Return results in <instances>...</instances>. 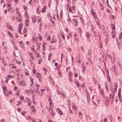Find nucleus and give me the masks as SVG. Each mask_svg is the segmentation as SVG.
<instances>
[{
	"instance_id": "1",
	"label": "nucleus",
	"mask_w": 122,
	"mask_h": 122,
	"mask_svg": "<svg viewBox=\"0 0 122 122\" xmlns=\"http://www.w3.org/2000/svg\"><path fill=\"white\" fill-rule=\"evenodd\" d=\"M121 89L120 88H119L118 92V99L120 101H122L121 96Z\"/></svg>"
},
{
	"instance_id": "2",
	"label": "nucleus",
	"mask_w": 122,
	"mask_h": 122,
	"mask_svg": "<svg viewBox=\"0 0 122 122\" xmlns=\"http://www.w3.org/2000/svg\"><path fill=\"white\" fill-rule=\"evenodd\" d=\"M73 21L74 25L76 26H77L78 24V22L77 19L76 18L73 19Z\"/></svg>"
},
{
	"instance_id": "3",
	"label": "nucleus",
	"mask_w": 122,
	"mask_h": 122,
	"mask_svg": "<svg viewBox=\"0 0 122 122\" xmlns=\"http://www.w3.org/2000/svg\"><path fill=\"white\" fill-rule=\"evenodd\" d=\"M27 54L29 55L30 57L32 58V60H34V58L33 56L34 55V54L32 53H30L29 52H27Z\"/></svg>"
},
{
	"instance_id": "4",
	"label": "nucleus",
	"mask_w": 122,
	"mask_h": 122,
	"mask_svg": "<svg viewBox=\"0 0 122 122\" xmlns=\"http://www.w3.org/2000/svg\"><path fill=\"white\" fill-rule=\"evenodd\" d=\"M26 100V101L28 103V105L29 106H30L31 103V101L28 98H25Z\"/></svg>"
},
{
	"instance_id": "5",
	"label": "nucleus",
	"mask_w": 122,
	"mask_h": 122,
	"mask_svg": "<svg viewBox=\"0 0 122 122\" xmlns=\"http://www.w3.org/2000/svg\"><path fill=\"white\" fill-rule=\"evenodd\" d=\"M56 111L59 114L61 115H62V112L61 111V109H60L59 108H57L56 109Z\"/></svg>"
},
{
	"instance_id": "6",
	"label": "nucleus",
	"mask_w": 122,
	"mask_h": 122,
	"mask_svg": "<svg viewBox=\"0 0 122 122\" xmlns=\"http://www.w3.org/2000/svg\"><path fill=\"white\" fill-rule=\"evenodd\" d=\"M91 14L93 16V17H94L95 19H96L97 18V16L95 12H92Z\"/></svg>"
},
{
	"instance_id": "7",
	"label": "nucleus",
	"mask_w": 122,
	"mask_h": 122,
	"mask_svg": "<svg viewBox=\"0 0 122 122\" xmlns=\"http://www.w3.org/2000/svg\"><path fill=\"white\" fill-rule=\"evenodd\" d=\"M9 65L11 68L13 69L15 68L16 67L15 65L13 64H10Z\"/></svg>"
},
{
	"instance_id": "8",
	"label": "nucleus",
	"mask_w": 122,
	"mask_h": 122,
	"mask_svg": "<svg viewBox=\"0 0 122 122\" xmlns=\"http://www.w3.org/2000/svg\"><path fill=\"white\" fill-rule=\"evenodd\" d=\"M32 18L33 22L35 23L36 22V16L35 15H34L32 17Z\"/></svg>"
},
{
	"instance_id": "9",
	"label": "nucleus",
	"mask_w": 122,
	"mask_h": 122,
	"mask_svg": "<svg viewBox=\"0 0 122 122\" xmlns=\"http://www.w3.org/2000/svg\"><path fill=\"white\" fill-rule=\"evenodd\" d=\"M20 83L22 85V86H25L26 84L25 82L24 81H20Z\"/></svg>"
},
{
	"instance_id": "10",
	"label": "nucleus",
	"mask_w": 122,
	"mask_h": 122,
	"mask_svg": "<svg viewBox=\"0 0 122 122\" xmlns=\"http://www.w3.org/2000/svg\"><path fill=\"white\" fill-rule=\"evenodd\" d=\"M36 76L37 77H38L40 78H41L42 77L41 76V74L39 73H37Z\"/></svg>"
},
{
	"instance_id": "11",
	"label": "nucleus",
	"mask_w": 122,
	"mask_h": 122,
	"mask_svg": "<svg viewBox=\"0 0 122 122\" xmlns=\"http://www.w3.org/2000/svg\"><path fill=\"white\" fill-rule=\"evenodd\" d=\"M14 62L16 63L17 64H21V62L20 61H19L17 60L14 59Z\"/></svg>"
},
{
	"instance_id": "12",
	"label": "nucleus",
	"mask_w": 122,
	"mask_h": 122,
	"mask_svg": "<svg viewBox=\"0 0 122 122\" xmlns=\"http://www.w3.org/2000/svg\"><path fill=\"white\" fill-rule=\"evenodd\" d=\"M25 25L26 26H28L29 25V20L28 19H26L25 20Z\"/></svg>"
},
{
	"instance_id": "13",
	"label": "nucleus",
	"mask_w": 122,
	"mask_h": 122,
	"mask_svg": "<svg viewBox=\"0 0 122 122\" xmlns=\"http://www.w3.org/2000/svg\"><path fill=\"white\" fill-rule=\"evenodd\" d=\"M115 33L114 31H113L112 32V38H113L115 37Z\"/></svg>"
},
{
	"instance_id": "14",
	"label": "nucleus",
	"mask_w": 122,
	"mask_h": 122,
	"mask_svg": "<svg viewBox=\"0 0 122 122\" xmlns=\"http://www.w3.org/2000/svg\"><path fill=\"white\" fill-rule=\"evenodd\" d=\"M111 26L112 27V30H114L115 29V25L112 22L111 23Z\"/></svg>"
},
{
	"instance_id": "15",
	"label": "nucleus",
	"mask_w": 122,
	"mask_h": 122,
	"mask_svg": "<svg viewBox=\"0 0 122 122\" xmlns=\"http://www.w3.org/2000/svg\"><path fill=\"white\" fill-rule=\"evenodd\" d=\"M109 97L110 100H112V101H113V100L114 97L112 95H111V94H109Z\"/></svg>"
},
{
	"instance_id": "16",
	"label": "nucleus",
	"mask_w": 122,
	"mask_h": 122,
	"mask_svg": "<svg viewBox=\"0 0 122 122\" xmlns=\"http://www.w3.org/2000/svg\"><path fill=\"white\" fill-rule=\"evenodd\" d=\"M35 91L38 95H39L40 92H39L38 88H37L36 89Z\"/></svg>"
},
{
	"instance_id": "17",
	"label": "nucleus",
	"mask_w": 122,
	"mask_h": 122,
	"mask_svg": "<svg viewBox=\"0 0 122 122\" xmlns=\"http://www.w3.org/2000/svg\"><path fill=\"white\" fill-rule=\"evenodd\" d=\"M35 107L33 105L31 107V111L33 112H35Z\"/></svg>"
},
{
	"instance_id": "18",
	"label": "nucleus",
	"mask_w": 122,
	"mask_h": 122,
	"mask_svg": "<svg viewBox=\"0 0 122 122\" xmlns=\"http://www.w3.org/2000/svg\"><path fill=\"white\" fill-rule=\"evenodd\" d=\"M3 61L2 62V63H3V64L4 65V66H6L7 65V64L6 62L4 60V59H3Z\"/></svg>"
},
{
	"instance_id": "19",
	"label": "nucleus",
	"mask_w": 122,
	"mask_h": 122,
	"mask_svg": "<svg viewBox=\"0 0 122 122\" xmlns=\"http://www.w3.org/2000/svg\"><path fill=\"white\" fill-rule=\"evenodd\" d=\"M77 31L78 32H79V33H80V35H81V29L80 28H78L77 29Z\"/></svg>"
},
{
	"instance_id": "20",
	"label": "nucleus",
	"mask_w": 122,
	"mask_h": 122,
	"mask_svg": "<svg viewBox=\"0 0 122 122\" xmlns=\"http://www.w3.org/2000/svg\"><path fill=\"white\" fill-rule=\"evenodd\" d=\"M109 99L108 97H107L106 98V100H105V102L107 104H109Z\"/></svg>"
},
{
	"instance_id": "21",
	"label": "nucleus",
	"mask_w": 122,
	"mask_h": 122,
	"mask_svg": "<svg viewBox=\"0 0 122 122\" xmlns=\"http://www.w3.org/2000/svg\"><path fill=\"white\" fill-rule=\"evenodd\" d=\"M92 54V52L91 50L89 49L88 51V54L89 56H91Z\"/></svg>"
},
{
	"instance_id": "22",
	"label": "nucleus",
	"mask_w": 122,
	"mask_h": 122,
	"mask_svg": "<svg viewBox=\"0 0 122 122\" xmlns=\"http://www.w3.org/2000/svg\"><path fill=\"white\" fill-rule=\"evenodd\" d=\"M40 44L41 43L39 42H38V43H37V45H38V46L37 47V49H40Z\"/></svg>"
},
{
	"instance_id": "23",
	"label": "nucleus",
	"mask_w": 122,
	"mask_h": 122,
	"mask_svg": "<svg viewBox=\"0 0 122 122\" xmlns=\"http://www.w3.org/2000/svg\"><path fill=\"white\" fill-rule=\"evenodd\" d=\"M22 24L20 23V24L19 26V29H22Z\"/></svg>"
},
{
	"instance_id": "24",
	"label": "nucleus",
	"mask_w": 122,
	"mask_h": 122,
	"mask_svg": "<svg viewBox=\"0 0 122 122\" xmlns=\"http://www.w3.org/2000/svg\"><path fill=\"white\" fill-rule=\"evenodd\" d=\"M86 36L87 37V38L88 39H90V37L89 36H90V34L88 32H87L86 33Z\"/></svg>"
},
{
	"instance_id": "25",
	"label": "nucleus",
	"mask_w": 122,
	"mask_h": 122,
	"mask_svg": "<svg viewBox=\"0 0 122 122\" xmlns=\"http://www.w3.org/2000/svg\"><path fill=\"white\" fill-rule=\"evenodd\" d=\"M104 35L106 36H108L109 35L108 33L106 32H105L104 33Z\"/></svg>"
},
{
	"instance_id": "26",
	"label": "nucleus",
	"mask_w": 122,
	"mask_h": 122,
	"mask_svg": "<svg viewBox=\"0 0 122 122\" xmlns=\"http://www.w3.org/2000/svg\"><path fill=\"white\" fill-rule=\"evenodd\" d=\"M7 76L9 77V79L10 78H14V76H12L11 75H8Z\"/></svg>"
},
{
	"instance_id": "27",
	"label": "nucleus",
	"mask_w": 122,
	"mask_h": 122,
	"mask_svg": "<svg viewBox=\"0 0 122 122\" xmlns=\"http://www.w3.org/2000/svg\"><path fill=\"white\" fill-rule=\"evenodd\" d=\"M74 75L75 77H77L78 76V72H77L75 71V72Z\"/></svg>"
},
{
	"instance_id": "28",
	"label": "nucleus",
	"mask_w": 122,
	"mask_h": 122,
	"mask_svg": "<svg viewBox=\"0 0 122 122\" xmlns=\"http://www.w3.org/2000/svg\"><path fill=\"white\" fill-rule=\"evenodd\" d=\"M49 78L50 81L52 83H53L54 82V81L53 80V79H52V78L50 77H49Z\"/></svg>"
},
{
	"instance_id": "29",
	"label": "nucleus",
	"mask_w": 122,
	"mask_h": 122,
	"mask_svg": "<svg viewBox=\"0 0 122 122\" xmlns=\"http://www.w3.org/2000/svg\"><path fill=\"white\" fill-rule=\"evenodd\" d=\"M77 61L80 64L81 63V61H80L79 59H80V58L79 57H78V58H77Z\"/></svg>"
},
{
	"instance_id": "30",
	"label": "nucleus",
	"mask_w": 122,
	"mask_h": 122,
	"mask_svg": "<svg viewBox=\"0 0 122 122\" xmlns=\"http://www.w3.org/2000/svg\"><path fill=\"white\" fill-rule=\"evenodd\" d=\"M19 18L18 19L19 22H21L22 21V19L21 18L20 16L19 17Z\"/></svg>"
},
{
	"instance_id": "31",
	"label": "nucleus",
	"mask_w": 122,
	"mask_h": 122,
	"mask_svg": "<svg viewBox=\"0 0 122 122\" xmlns=\"http://www.w3.org/2000/svg\"><path fill=\"white\" fill-rule=\"evenodd\" d=\"M75 84L76 86L78 87L79 86V83L77 81H76L75 82Z\"/></svg>"
},
{
	"instance_id": "32",
	"label": "nucleus",
	"mask_w": 122,
	"mask_h": 122,
	"mask_svg": "<svg viewBox=\"0 0 122 122\" xmlns=\"http://www.w3.org/2000/svg\"><path fill=\"white\" fill-rule=\"evenodd\" d=\"M69 75L70 77H72L73 76V74L72 72L70 71L69 72Z\"/></svg>"
},
{
	"instance_id": "33",
	"label": "nucleus",
	"mask_w": 122,
	"mask_h": 122,
	"mask_svg": "<svg viewBox=\"0 0 122 122\" xmlns=\"http://www.w3.org/2000/svg\"><path fill=\"white\" fill-rule=\"evenodd\" d=\"M69 11L71 13H74V12L72 10V9L71 8V7L70 8Z\"/></svg>"
},
{
	"instance_id": "34",
	"label": "nucleus",
	"mask_w": 122,
	"mask_h": 122,
	"mask_svg": "<svg viewBox=\"0 0 122 122\" xmlns=\"http://www.w3.org/2000/svg\"><path fill=\"white\" fill-rule=\"evenodd\" d=\"M27 30L26 28H24L23 30V32L24 33H27Z\"/></svg>"
},
{
	"instance_id": "35",
	"label": "nucleus",
	"mask_w": 122,
	"mask_h": 122,
	"mask_svg": "<svg viewBox=\"0 0 122 122\" xmlns=\"http://www.w3.org/2000/svg\"><path fill=\"white\" fill-rule=\"evenodd\" d=\"M16 79H17V81L18 83L20 82V81L21 80L20 78L19 77H17L16 78Z\"/></svg>"
},
{
	"instance_id": "36",
	"label": "nucleus",
	"mask_w": 122,
	"mask_h": 122,
	"mask_svg": "<svg viewBox=\"0 0 122 122\" xmlns=\"http://www.w3.org/2000/svg\"><path fill=\"white\" fill-rule=\"evenodd\" d=\"M72 109L74 111H75L76 110V107L74 106L73 105L72 107Z\"/></svg>"
},
{
	"instance_id": "37",
	"label": "nucleus",
	"mask_w": 122,
	"mask_h": 122,
	"mask_svg": "<svg viewBox=\"0 0 122 122\" xmlns=\"http://www.w3.org/2000/svg\"><path fill=\"white\" fill-rule=\"evenodd\" d=\"M93 35L95 37H96L97 36V35L95 32H93Z\"/></svg>"
},
{
	"instance_id": "38",
	"label": "nucleus",
	"mask_w": 122,
	"mask_h": 122,
	"mask_svg": "<svg viewBox=\"0 0 122 122\" xmlns=\"http://www.w3.org/2000/svg\"><path fill=\"white\" fill-rule=\"evenodd\" d=\"M50 21H51V22L52 23V25H54V23H55L54 21V20L51 19Z\"/></svg>"
},
{
	"instance_id": "39",
	"label": "nucleus",
	"mask_w": 122,
	"mask_h": 122,
	"mask_svg": "<svg viewBox=\"0 0 122 122\" xmlns=\"http://www.w3.org/2000/svg\"><path fill=\"white\" fill-rule=\"evenodd\" d=\"M44 7L45 6H44L43 8L42 9V10L41 11L43 12H44L46 10L44 9Z\"/></svg>"
},
{
	"instance_id": "40",
	"label": "nucleus",
	"mask_w": 122,
	"mask_h": 122,
	"mask_svg": "<svg viewBox=\"0 0 122 122\" xmlns=\"http://www.w3.org/2000/svg\"><path fill=\"white\" fill-rule=\"evenodd\" d=\"M114 86H115V87L114 88V92H115L117 91V86L115 85H114Z\"/></svg>"
},
{
	"instance_id": "41",
	"label": "nucleus",
	"mask_w": 122,
	"mask_h": 122,
	"mask_svg": "<svg viewBox=\"0 0 122 122\" xmlns=\"http://www.w3.org/2000/svg\"><path fill=\"white\" fill-rule=\"evenodd\" d=\"M82 114L81 112V111H80L78 113V115L80 118L81 117V116Z\"/></svg>"
},
{
	"instance_id": "42",
	"label": "nucleus",
	"mask_w": 122,
	"mask_h": 122,
	"mask_svg": "<svg viewBox=\"0 0 122 122\" xmlns=\"http://www.w3.org/2000/svg\"><path fill=\"white\" fill-rule=\"evenodd\" d=\"M63 12L62 11H61L60 12V17L61 18Z\"/></svg>"
},
{
	"instance_id": "43",
	"label": "nucleus",
	"mask_w": 122,
	"mask_h": 122,
	"mask_svg": "<svg viewBox=\"0 0 122 122\" xmlns=\"http://www.w3.org/2000/svg\"><path fill=\"white\" fill-rule=\"evenodd\" d=\"M72 10L73 11L74 13L75 12V9H76L75 8V7H74V6H73V7H72Z\"/></svg>"
},
{
	"instance_id": "44",
	"label": "nucleus",
	"mask_w": 122,
	"mask_h": 122,
	"mask_svg": "<svg viewBox=\"0 0 122 122\" xmlns=\"http://www.w3.org/2000/svg\"><path fill=\"white\" fill-rule=\"evenodd\" d=\"M8 34L9 35H10L11 37H12L13 36L12 34H11L8 31Z\"/></svg>"
},
{
	"instance_id": "45",
	"label": "nucleus",
	"mask_w": 122,
	"mask_h": 122,
	"mask_svg": "<svg viewBox=\"0 0 122 122\" xmlns=\"http://www.w3.org/2000/svg\"><path fill=\"white\" fill-rule=\"evenodd\" d=\"M20 99H21L22 100H23L24 98V97L23 96H22V95H20Z\"/></svg>"
},
{
	"instance_id": "46",
	"label": "nucleus",
	"mask_w": 122,
	"mask_h": 122,
	"mask_svg": "<svg viewBox=\"0 0 122 122\" xmlns=\"http://www.w3.org/2000/svg\"><path fill=\"white\" fill-rule=\"evenodd\" d=\"M7 27L9 28L12 30H13V29L12 28V27H11V26H7Z\"/></svg>"
},
{
	"instance_id": "47",
	"label": "nucleus",
	"mask_w": 122,
	"mask_h": 122,
	"mask_svg": "<svg viewBox=\"0 0 122 122\" xmlns=\"http://www.w3.org/2000/svg\"><path fill=\"white\" fill-rule=\"evenodd\" d=\"M33 74H35V73H36V70L35 69H33Z\"/></svg>"
},
{
	"instance_id": "48",
	"label": "nucleus",
	"mask_w": 122,
	"mask_h": 122,
	"mask_svg": "<svg viewBox=\"0 0 122 122\" xmlns=\"http://www.w3.org/2000/svg\"><path fill=\"white\" fill-rule=\"evenodd\" d=\"M20 46L21 48H23L24 47V46L23 45V44L19 45Z\"/></svg>"
},
{
	"instance_id": "49",
	"label": "nucleus",
	"mask_w": 122,
	"mask_h": 122,
	"mask_svg": "<svg viewBox=\"0 0 122 122\" xmlns=\"http://www.w3.org/2000/svg\"><path fill=\"white\" fill-rule=\"evenodd\" d=\"M34 46H33L31 47V49L32 50V51H33L34 50Z\"/></svg>"
},
{
	"instance_id": "50",
	"label": "nucleus",
	"mask_w": 122,
	"mask_h": 122,
	"mask_svg": "<svg viewBox=\"0 0 122 122\" xmlns=\"http://www.w3.org/2000/svg\"><path fill=\"white\" fill-rule=\"evenodd\" d=\"M6 80L5 81V82L6 83H7L8 82V81L9 80V79H8L7 77H6Z\"/></svg>"
},
{
	"instance_id": "51",
	"label": "nucleus",
	"mask_w": 122,
	"mask_h": 122,
	"mask_svg": "<svg viewBox=\"0 0 122 122\" xmlns=\"http://www.w3.org/2000/svg\"><path fill=\"white\" fill-rule=\"evenodd\" d=\"M25 75H29V74H28V72L27 71H25Z\"/></svg>"
},
{
	"instance_id": "52",
	"label": "nucleus",
	"mask_w": 122,
	"mask_h": 122,
	"mask_svg": "<svg viewBox=\"0 0 122 122\" xmlns=\"http://www.w3.org/2000/svg\"><path fill=\"white\" fill-rule=\"evenodd\" d=\"M52 53H50L48 55V57H51L52 56Z\"/></svg>"
},
{
	"instance_id": "53",
	"label": "nucleus",
	"mask_w": 122,
	"mask_h": 122,
	"mask_svg": "<svg viewBox=\"0 0 122 122\" xmlns=\"http://www.w3.org/2000/svg\"><path fill=\"white\" fill-rule=\"evenodd\" d=\"M104 122H107V119L106 117L104 118Z\"/></svg>"
},
{
	"instance_id": "54",
	"label": "nucleus",
	"mask_w": 122,
	"mask_h": 122,
	"mask_svg": "<svg viewBox=\"0 0 122 122\" xmlns=\"http://www.w3.org/2000/svg\"><path fill=\"white\" fill-rule=\"evenodd\" d=\"M111 18L112 20L114 19V17L113 15H111Z\"/></svg>"
},
{
	"instance_id": "55",
	"label": "nucleus",
	"mask_w": 122,
	"mask_h": 122,
	"mask_svg": "<svg viewBox=\"0 0 122 122\" xmlns=\"http://www.w3.org/2000/svg\"><path fill=\"white\" fill-rule=\"evenodd\" d=\"M14 1L15 2V5H16V4L18 3V0H14Z\"/></svg>"
},
{
	"instance_id": "56",
	"label": "nucleus",
	"mask_w": 122,
	"mask_h": 122,
	"mask_svg": "<svg viewBox=\"0 0 122 122\" xmlns=\"http://www.w3.org/2000/svg\"><path fill=\"white\" fill-rule=\"evenodd\" d=\"M36 86L37 88H38L40 86V85L38 84H36Z\"/></svg>"
},
{
	"instance_id": "57",
	"label": "nucleus",
	"mask_w": 122,
	"mask_h": 122,
	"mask_svg": "<svg viewBox=\"0 0 122 122\" xmlns=\"http://www.w3.org/2000/svg\"><path fill=\"white\" fill-rule=\"evenodd\" d=\"M30 81L31 82H32V84H33V79L32 78H30Z\"/></svg>"
},
{
	"instance_id": "58",
	"label": "nucleus",
	"mask_w": 122,
	"mask_h": 122,
	"mask_svg": "<svg viewBox=\"0 0 122 122\" xmlns=\"http://www.w3.org/2000/svg\"><path fill=\"white\" fill-rule=\"evenodd\" d=\"M7 88L6 86H4L3 87V89L4 90H6Z\"/></svg>"
},
{
	"instance_id": "59",
	"label": "nucleus",
	"mask_w": 122,
	"mask_h": 122,
	"mask_svg": "<svg viewBox=\"0 0 122 122\" xmlns=\"http://www.w3.org/2000/svg\"><path fill=\"white\" fill-rule=\"evenodd\" d=\"M42 23H41L40 24L39 28H40V29H41V26H42Z\"/></svg>"
},
{
	"instance_id": "60",
	"label": "nucleus",
	"mask_w": 122,
	"mask_h": 122,
	"mask_svg": "<svg viewBox=\"0 0 122 122\" xmlns=\"http://www.w3.org/2000/svg\"><path fill=\"white\" fill-rule=\"evenodd\" d=\"M41 59L39 60L38 61V63L39 64H40L41 63Z\"/></svg>"
},
{
	"instance_id": "61",
	"label": "nucleus",
	"mask_w": 122,
	"mask_h": 122,
	"mask_svg": "<svg viewBox=\"0 0 122 122\" xmlns=\"http://www.w3.org/2000/svg\"><path fill=\"white\" fill-rule=\"evenodd\" d=\"M18 88L17 87L15 86L14 88V89L15 90H16Z\"/></svg>"
},
{
	"instance_id": "62",
	"label": "nucleus",
	"mask_w": 122,
	"mask_h": 122,
	"mask_svg": "<svg viewBox=\"0 0 122 122\" xmlns=\"http://www.w3.org/2000/svg\"><path fill=\"white\" fill-rule=\"evenodd\" d=\"M50 37L49 36L48 37H47V40H48V41L50 40Z\"/></svg>"
},
{
	"instance_id": "63",
	"label": "nucleus",
	"mask_w": 122,
	"mask_h": 122,
	"mask_svg": "<svg viewBox=\"0 0 122 122\" xmlns=\"http://www.w3.org/2000/svg\"><path fill=\"white\" fill-rule=\"evenodd\" d=\"M18 104L17 105V106H19L20 104H21V102H18Z\"/></svg>"
},
{
	"instance_id": "64",
	"label": "nucleus",
	"mask_w": 122,
	"mask_h": 122,
	"mask_svg": "<svg viewBox=\"0 0 122 122\" xmlns=\"http://www.w3.org/2000/svg\"><path fill=\"white\" fill-rule=\"evenodd\" d=\"M17 92H18L17 93H16L15 94V95L16 96H17L18 95V96H19V93L18 92V91H17Z\"/></svg>"
}]
</instances>
